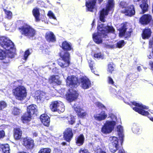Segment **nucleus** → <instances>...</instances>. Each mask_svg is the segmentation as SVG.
Wrapping results in <instances>:
<instances>
[{
	"instance_id": "61",
	"label": "nucleus",
	"mask_w": 153,
	"mask_h": 153,
	"mask_svg": "<svg viewBox=\"0 0 153 153\" xmlns=\"http://www.w3.org/2000/svg\"><path fill=\"white\" fill-rule=\"evenodd\" d=\"M118 153H125L123 149H120L118 151Z\"/></svg>"
},
{
	"instance_id": "1",
	"label": "nucleus",
	"mask_w": 153,
	"mask_h": 153,
	"mask_svg": "<svg viewBox=\"0 0 153 153\" xmlns=\"http://www.w3.org/2000/svg\"><path fill=\"white\" fill-rule=\"evenodd\" d=\"M97 33L94 34L93 38L94 41L97 43L100 44L102 41L103 38H106L109 32L114 33V29L112 26L101 24H99L97 27Z\"/></svg>"
},
{
	"instance_id": "59",
	"label": "nucleus",
	"mask_w": 153,
	"mask_h": 153,
	"mask_svg": "<svg viewBox=\"0 0 153 153\" xmlns=\"http://www.w3.org/2000/svg\"><path fill=\"white\" fill-rule=\"evenodd\" d=\"M149 64L151 66L152 70H153V62L150 61L149 62Z\"/></svg>"
},
{
	"instance_id": "32",
	"label": "nucleus",
	"mask_w": 153,
	"mask_h": 153,
	"mask_svg": "<svg viewBox=\"0 0 153 153\" xmlns=\"http://www.w3.org/2000/svg\"><path fill=\"white\" fill-rule=\"evenodd\" d=\"M147 1V0H142V3L140 5V6L143 11V13L146 12L148 10V5L146 3Z\"/></svg>"
},
{
	"instance_id": "23",
	"label": "nucleus",
	"mask_w": 153,
	"mask_h": 153,
	"mask_svg": "<svg viewBox=\"0 0 153 153\" xmlns=\"http://www.w3.org/2000/svg\"><path fill=\"white\" fill-rule=\"evenodd\" d=\"M14 137L16 140H19L22 137V131L19 128H15L14 129Z\"/></svg>"
},
{
	"instance_id": "4",
	"label": "nucleus",
	"mask_w": 153,
	"mask_h": 153,
	"mask_svg": "<svg viewBox=\"0 0 153 153\" xmlns=\"http://www.w3.org/2000/svg\"><path fill=\"white\" fill-rule=\"evenodd\" d=\"M120 5L122 9L121 12L126 15L131 16L134 14L135 11L133 5L128 6V4L124 1L120 2Z\"/></svg>"
},
{
	"instance_id": "24",
	"label": "nucleus",
	"mask_w": 153,
	"mask_h": 153,
	"mask_svg": "<svg viewBox=\"0 0 153 153\" xmlns=\"http://www.w3.org/2000/svg\"><path fill=\"white\" fill-rule=\"evenodd\" d=\"M49 82L55 85H59L61 83V81L59 79L58 76H52L49 79Z\"/></svg>"
},
{
	"instance_id": "12",
	"label": "nucleus",
	"mask_w": 153,
	"mask_h": 153,
	"mask_svg": "<svg viewBox=\"0 0 153 153\" xmlns=\"http://www.w3.org/2000/svg\"><path fill=\"white\" fill-rule=\"evenodd\" d=\"M126 26L125 24H123L121 25L119 29L120 37L124 36L126 38L130 36L131 32V30L130 29L129 31L126 32Z\"/></svg>"
},
{
	"instance_id": "11",
	"label": "nucleus",
	"mask_w": 153,
	"mask_h": 153,
	"mask_svg": "<svg viewBox=\"0 0 153 153\" xmlns=\"http://www.w3.org/2000/svg\"><path fill=\"white\" fill-rule=\"evenodd\" d=\"M66 82L67 85L71 88H76L78 84L77 78L74 76H68Z\"/></svg>"
},
{
	"instance_id": "20",
	"label": "nucleus",
	"mask_w": 153,
	"mask_h": 153,
	"mask_svg": "<svg viewBox=\"0 0 153 153\" xmlns=\"http://www.w3.org/2000/svg\"><path fill=\"white\" fill-rule=\"evenodd\" d=\"M73 134L71 129L69 128L67 129L64 133V138L68 142H69L72 138Z\"/></svg>"
},
{
	"instance_id": "16",
	"label": "nucleus",
	"mask_w": 153,
	"mask_h": 153,
	"mask_svg": "<svg viewBox=\"0 0 153 153\" xmlns=\"http://www.w3.org/2000/svg\"><path fill=\"white\" fill-rule=\"evenodd\" d=\"M23 144L27 148L32 149L34 146L33 141L31 138L26 137L23 138Z\"/></svg>"
},
{
	"instance_id": "41",
	"label": "nucleus",
	"mask_w": 153,
	"mask_h": 153,
	"mask_svg": "<svg viewBox=\"0 0 153 153\" xmlns=\"http://www.w3.org/2000/svg\"><path fill=\"white\" fill-rule=\"evenodd\" d=\"M21 112V111L19 109L16 108L14 107L13 109L12 113L15 115H19Z\"/></svg>"
},
{
	"instance_id": "44",
	"label": "nucleus",
	"mask_w": 153,
	"mask_h": 153,
	"mask_svg": "<svg viewBox=\"0 0 153 153\" xmlns=\"http://www.w3.org/2000/svg\"><path fill=\"white\" fill-rule=\"evenodd\" d=\"M4 11L6 15V17L8 19H10L12 18V12L10 11L7 10L5 9H4Z\"/></svg>"
},
{
	"instance_id": "55",
	"label": "nucleus",
	"mask_w": 153,
	"mask_h": 153,
	"mask_svg": "<svg viewBox=\"0 0 153 153\" xmlns=\"http://www.w3.org/2000/svg\"><path fill=\"white\" fill-rule=\"evenodd\" d=\"M5 135L4 131L0 128V138L3 137Z\"/></svg>"
},
{
	"instance_id": "2",
	"label": "nucleus",
	"mask_w": 153,
	"mask_h": 153,
	"mask_svg": "<svg viewBox=\"0 0 153 153\" xmlns=\"http://www.w3.org/2000/svg\"><path fill=\"white\" fill-rule=\"evenodd\" d=\"M0 45L6 50L7 56L11 58L14 57L16 51L14 45L8 38L5 36L0 37Z\"/></svg>"
},
{
	"instance_id": "25",
	"label": "nucleus",
	"mask_w": 153,
	"mask_h": 153,
	"mask_svg": "<svg viewBox=\"0 0 153 153\" xmlns=\"http://www.w3.org/2000/svg\"><path fill=\"white\" fill-rule=\"evenodd\" d=\"M97 0H91L89 2H86V6L88 10L92 11L94 7V6Z\"/></svg>"
},
{
	"instance_id": "15",
	"label": "nucleus",
	"mask_w": 153,
	"mask_h": 153,
	"mask_svg": "<svg viewBox=\"0 0 153 153\" xmlns=\"http://www.w3.org/2000/svg\"><path fill=\"white\" fill-rule=\"evenodd\" d=\"M78 95V93L72 89H70L69 92L66 94L67 100L70 102L76 100Z\"/></svg>"
},
{
	"instance_id": "3",
	"label": "nucleus",
	"mask_w": 153,
	"mask_h": 153,
	"mask_svg": "<svg viewBox=\"0 0 153 153\" xmlns=\"http://www.w3.org/2000/svg\"><path fill=\"white\" fill-rule=\"evenodd\" d=\"M12 92L16 98L19 100H24L27 95L26 88L22 85L17 87L13 90Z\"/></svg>"
},
{
	"instance_id": "51",
	"label": "nucleus",
	"mask_w": 153,
	"mask_h": 153,
	"mask_svg": "<svg viewBox=\"0 0 153 153\" xmlns=\"http://www.w3.org/2000/svg\"><path fill=\"white\" fill-rule=\"evenodd\" d=\"M107 81L108 83L109 84H111L112 85H114V82L113 80L112 79L110 76H108V78Z\"/></svg>"
},
{
	"instance_id": "31",
	"label": "nucleus",
	"mask_w": 153,
	"mask_h": 153,
	"mask_svg": "<svg viewBox=\"0 0 153 153\" xmlns=\"http://www.w3.org/2000/svg\"><path fill=\"white\" fill-rule=\"evenodd\" d=\"M84 140V136L82 134H81L76 138V143L78 146H81L83 144Z\"/></svg>"
},
{
	"instance_id": "22",
	"label": "nucleus",
	"mask_w": 153,
	"mask_h": 153,
	"mask_svg": "<svg viewBox=\"0 0 153 153\" xmlns=\"http://www.w3.org/2000/svg\"><path fill=\"white\" fill-rule=\"evenodd\" d=\"M37 106L34 104L31 105H29L27 108V113L31 115L33 114L37 111Z\"/></svg>"
},
{
	"instance_id": "52",
	"label": "nucleus",
	"mask_w": 153,
	"mask_h": 153,
	"mask_svg": "<svg viewBox=\"0 0 153 153\" xmlns=\"http://www.w3.org/2000/svg\"><path fill=\"white\" fill-rule=\"evenodd\" d=\"M79 153H89L88 150L85 149L84 148H82L80 149Z\"/></svg>"
},
{
	"instance_id": "53",
	"label": "nucleus",
	"mask_w": 153,
	"mask_h": 153,
	"mask_svg": "<svg viewBox=\"0 0 153 153\" xmlns=\"http://www.w3.org/2000/svg\"><path fill=\"white\" fill-rule=\"evenodd\" d=\"M89 64V67L91 69V70L92 72L94 73V71L92 70V68H93V65L94 64V62L91 61H88Z\"/></svg>"
},
{
	"instance_id": "9",
	"label": "nucleus",
	"mask_w": 153,
	"mask_h": 153,
	"mask_svg": "<svg viewBox=\"0 0 153 153\" xmlns=\"http://www.w3.org/2000/svg\"><path fill=\"white\" fill-rule=\"evenodd\" d=\"M109 146L111 152H115L118 148V139L114 136H111L109 138Z\"/></svg>"
},
{
	"instance_id": "26",
	"label": "nucleus",
	"mask_w": 153,
	"mask_h": 153,
	"mask_svg": "<svg viewBox=\"0 0 153 153\" xmlns=\"http://www.w3.org/2000/svg\"><path fill=\"white\" fill-rule=\"evenodd\" d=\"M45 95V94L42 92L37 91L35 93V98L37 100V101H39L43 100V97Z\"/></svg>"
},
{
	"instance_id": "13",
	"label": "nucleus",
	"mask_w": 153,
	"mask_h": 153,
	"mask_svg": "<svg viewBox=\"0 0 153 153\" xmlns=\"http://www.w3.org/2000/svg\"><path fill=\"white\" fill-rule=\"evenodd\" d=\"M80 84L84 89H87L91 87V83L89 79L86 76H83L79 79Z\"/></svg>"
},
{
	"instance_id": "35",
	"label": "nucleus",
	"mask_w": 153,
	"mask_h": 153,
	"mask_svg": "<svg viewBox=\"0 0 153 153\" xmlns=\"http://www.w3.org/2000/svg\"><path fill=\"white\" fill-rule=\"evenodd\" d=\"M94 57L95 59H102L104 58V55L100 52L96 51L94 52Z\"/></svg>"
},
{
	"instance_id": "54",
	"label": "nucleus",
	"mask_w": 153,
	"mask_h": 153,
	"mask_svg": "<svg viewBox=\"0 0 153 153\" xmlns=\"http://www.w3.org/2000/svg\"><path fill=\"white\" fill-rule=\"evenodd\" d=\"M96 104L99 108H105V106L100 102H97L96 103Z\"/></svg>"
},
{
	"instance_id": "36",
	"label": "nucleus",
	"mask_w": 153,
	"mask_h": 153,
	"mask_svg": "<svg viewBox=\"0 0 153 153\" xmlns=\"http://www.w3.org/2000/svg\"><path fill=\"white\" fill-rule=\"evenodd\" d=\"M117 131L118 132V135L120 138V140H123L124 136L123 134V127L121 126H119L117 127Z\"/></svg>"
},
{
	"instance_id": "19",
	"label": "nucleus",
	"mask_w": 153,
	"mask_h": 153,
	"mask_svg": "<svg viewBox=\"0 0 153 153\" xmlns=\"http://www.w3.org/2000/svg\"><path fill=\"white\" fill-rule=\"evenodd\" d=\"M107 114L105 111H101L99 114H97L94 115V117L97 121H100L104 120L107 117Z\"/></svg>"
},
{
	"instance_id": "5",
	"label": "nucleus",
	"mask_w": 153,
	"mask_h": 153,
	"mask_svg": "<svg viewBox=\"0 0 153 153\" xmlns=\"http://www.w3.org/2000/svg\"><path fill=\"white\" fill-rule=\"evenodd\" d=\"M132 104L139 108L135 107L133 108V109L135 111L145 116H147L150 120L153 122V117H150V115L147 111L144 110L143 109H147L149 108L148 106L143 105L141 103H137L135 102H133Z\"/></svg>"
},
{
	"instance_id": "7",
	"label": "nucleus",
	"mask_w": 153,
	"mask_h": 153,
	"mask_svg": "<svg viewBox=\"0 0 153 153\" xmlns=\"http://www.w3.org/2000/svg\"><path fill=\"white\" fill-rule=\"evenodd\" d=\"M60 56L62 59L58 61L59 65L62 68H65L68 67L70 63V54L67 51H65L60 53Z\"/></svg>"
},
{
	"instance_id": "27",
	"label": "nucleus",
	"mask_w": 153,
	"mask_h": 153,
	"mask_svg": "<svg viewBox=\"0 0 153 153\" xmlns=\"http://www.w3.org/2000/svg\"><path fill=\"white\" fill-rule=\"evenodd\" d=\"M151 31L150 29L146 28L143 31L142 37L143 39H148L151 36Z\"/></svg>"
},
{
	"instance_id": "33",
	"label": "nucleus",
	"mask_w": 153,
	"mask_h": 153,
	"mask_svg": "<svg viewBox=\"0 0 153 153\" xmlns=\"http://www.w3.org/2000/svg\"><path fill=\"white\" fill-rule=\"evenodd\" d=\"M132 130L133 133L136 134H139L141 132V130L135 123L133 125Z\"/></svg>"
},
{
	"instance_id": "50",
	"label": "nucleus",
	"mask_w": 153,
	"mask_h": 153,
	"mask_svg": "<svg viewBox=\"0 0 153 153\" xmlns=\"http://www.w3.org/2000/svg\"><path fill=\"white\" fill-rule=\"evenodd\" d=\"M105 47L107 48L110 49L116 48V46H115V45H109L108 44H105Z\"/></svg>"
},
{
	"instance_id": "43",
	"label": "nucleus",
	"mask_w": 153,
	"mask_h": 153,
	"mask_svg": "<svg viewBox=\"0 0 153 153\" xmlns=\"http://www.w3.org/2000/svg\"><path fill=\"white\" fill-rule=\"evenodd\" d=\"M51 152V150L50 149L48 148L42 149L40 150L38 153H50Z\"/></svg>"
},
{
	"instance_id": "58",
	"label": "nucleus",
	"mask_w": 153,
	"mask_h": 153,
	"mask_svg": "<svg viewBox=\"0 0 153 153\" xmlns=\"http://www.w3.org/2000/svg\"><path fill=\"white\" fill-rule=\"evenodd\" d=\"M112 92L115 95L117 96H118L117 95V94H118V96H119V94L120 93V91H118V93H117V94H116V93H117L116 90L115 89H113L112 91Z\"/></svg>"
},
{
	"instance_id": "56",
	"label": "nucleus",
	"mask_w": 153,
	"mask_h": 153,
	"mask_svg": "<svg viewBox=\"0 0 153 153\" xmlns=\"http://www.w3.org/2000/svg\"><path fill=\"white\" fill-rule=\"evenodd\" d=\"M49 48L48 47L46 48L43 50V53L46 54H49Z\"/></svg>"
},
{
	"instance_id": "63",
	"label": "nucleus",
	"mask_w": 153,
	"mask_h": 153,
	"mask_svg": "<svg viewBox=\"0 0 153 153\" xmlns=\"http://www.w3.org/2000/svg\"><path fill=\"white\" fill-rule=\"evenodd\" d=\"M7 26H8L7 25ZM10 29V27H9V25H8V26H7L6 27H5V30H8Z\"/></svg>"
},
{
	"instance_id": "37",
	"label": "nucleus",
	"mask_w": 153,
	"mask_h": 153,
	"mask_svg": "<svg viewBox=\"0 0 153 153\" xmlns=\"http://www.w3.org/2000/svg\"><path fill=\"white\" fill-rule=\"evenodd\" d=\"M59 104L57 107V109L56 111L59 113L63 112L65 111V106L63 103L60 101H59Z\"/></svg>"
},
{
	"instance_id": "62",
	"label": "nucleus",
	"mask_w": 153,
	"mask_h": 153,
	"mask_svg": "<svg viewBox=\"0 0 153 153\" xmlns=\"http://www.w3.org/2000/svg\"><path fill=\"white\" fill-rule=\"evenodd\" d=\"M137 69L138 70V71H141V67L140 66H138L137 67Z\"/></svg>"
},
{
	"instance_id": "60",
	"label": "nucleus",
	"mask_w": 153,
	"mask_h": 153,
	"mask_svg": "<svg viewBox=\"0 0 153 153\" xmlns=\"http://www.w3.org/2000/svg\"><path fill=\"white\" fill-rule=\"evenodd\" d=\"M152 53H153L152 52ZM153 53H152V54H151V53H148L147 54V57H148V58H149V59H151V58H152L153 57Z\"/></svg>"
},
{
	"instance_id": "42",
	"label": "nucleus",
	"mask_w": 153,
	"mask_h": 153,
	"mask_svg": "<svg viewBox=\"0 0 153 153\" xmlns=\"http://www.w3.org/2000/svg\"><path fill=\"white\" fill-rule=\"evenodd\" d=\"M124 41L123 40H121L119 41L117 43L116 45H115L116 48H120L123 46L125 45Z\"/></svg>"
},
{
	"instance_id": "38",
	"label": "nucleus",
	"mask_w": 153,
	"mask_h": 153,
	"mask_svg": "<svg viewBox=\"0 0 153 153\" xmlns=\"http://www.w3.org/2000/svg\"><path fill=\"white\" fill-rule=\"evenodd\" d=\"M1 148L4 153H9L10 147L8 144H4L1 146Z\"/></svg>"
},
{
	"instance_id": "64",
	"label": "nucleus",
	"mask_w": 153,
	"mask_h": 153,
	"mask_svg": "<svg viewBox=\"0 0 153 153\" xmlns=\"http://www.w3.org/2000/svg\"><path fill=\"white\" fill-rule=\"evenodd\" d=\"M33 135L35 137H36L37 135V134L36 132L34 133H33Z\"/></svg>"
},
{
	"instance_id": "28",
	"label": "nucleus",
	"mask_w": 153,
	"mask_h": 153,
	"mask_svg": "<svg viewBox=\"0 0 153 153\" xmlns=\"http://www.w3.org/2000/svg\"><path fill=\"white\" fill-rule=\"evenodd\" d=\"M31 119V115L27 113L24 114L21 117V120L24 123H26L29 122Z\"/></svg>"
},
{
	"instance_id": "6",
	"label": "nucleus",
	"mask_w": 153,
	"mask_h": 153,
	"mask_svg": "<svg viewBox=\"0 0 153 153\" xmlns=\"http://www.w3.org/2000/svg\"><path fill=\"white\" fill-rule=\"evenodd\" d=\"M113 0H109L107 4L106 8H103L100 11V19L102 22H105V16L108 15L109 11L112 10L114 7Z\"/></svg>"
},
{
	"instance_id": "48",
	"label": "nucleus",
	"mask_w": 153,
	"mask_h": 153,
	"mask_svg": "<svg viewBox=\"0 0 153 153\" xmlns=\"http://www.w3.org/2000/svg\"><path fill=\"white\" fill-rule=\"evenodd\" d=\"M7 106L6 103L3 101L0 102V110H2Z\"/></svg>"
},
{
	"instance_id": "46",
	"label": "nucleus",
	"mask_w": 153,
	"mask_h": 153,
	"mask_svg": "<svg viewBox=\"0 0 153 153\" xmlns=\"http://www.w3.org/2000/svg\"><path fill=\"white\" fill-rule=\"evenodd\" d=\"M30 53H31L29 50H27L25 52L24 57L23 58V59L25 60V62L26 61L28 57V56L30 54Z\"/></svg>"
},
{
	"instance_id": "14",
	"label": "nucleus",
	"mask_w": 153,
	"mask_h": 153,
	"mask_svg": "<svg viewBox=\"0 0 153 153\" xmlns=\"http://www.w3.org/2000/svg\"><path fill=\"white\" fill-rule=\"evenodd\" d=\"M77 114L79 116L82 117L86 115V113L84 111L79 104L78 102L71 104Z\"/></svg>"
},
{
	"instance_id": "34",
	"label": "nucleus",
	"mask_w": 153,
	"mask_h": 153,
	"mask_svg": "<svg viewBox=\"0 0 153 153\" xmlns=\"http://www.w3.org/2000/svg\"><path fill=\"white\" fill-rule=\"evenodd\" d=\"M59 101H54L52 102L50 105L51 110L53 112L56 111L57 109V107L59 104Z\"/></svg>"
},
{
	"instance_id": "10",
	"label": "nucleus",
	"mask_w": 153,
	"mask_h": 153,
	"mask_svg": "<svg viewBox=\"0 0 153 153\" xmlns=\"http://www.w3.org/2000/svg\"><path fill=\"white\" fill-rule=\"evenodd\" d=\"M115 125L114 121H107L102 128L101 132L104 134L109 133L112 131Z\"/></svg>"
},
{
	"instance_id": "29",
	"label": "nucleus",
	"mask_w": 153,
	"mask_h": 153,
	"mask_svg": "<svg viewBox=\"0 0 153 153\" xmlns=\"http://www.w3.org/2000/svg\"><path fill=\"white\" fill-rule=\"evenodd\" d=\"M62 49L64 50L70 51L72 49L71 44L66 41L62 43Z\"/></svg>"
},
{
	"instance_id": "30",
	"label": "nucleus",
	"mask_w": 153,
	"mask_h": 153,
	"mask_svg": "<svg viewBox=\"0 0 153 153\" xmlns=\"http://www.w3.org/2000/svg\"><path fill=\"white\" fill-rule=\"evenodd\" d=\"M33 15L35 18L36 22H39L40 20L39 18L40 15V13L39 9L36 8L34 9L32 11Z\"/></svg>"
},
{
	"instance_id": "8",
	"label": "nucleus",
	"mask_w": 153,
	"mask_h": 153,
	"mask_svg": "<svg viewBox=\"0 0 153 153\" xmlns=\"http://www.w3.org/2000/svg\"><path fill=\"white\" fill-rule=\"evenodd\" d=\"M21 33L29 38L33 37L36 33L35 30L29 25L21 27L19 28Z\"/></svg>"
},
{
	"instance_id": "45",
	"label": "nucleus",
	"mask_w": 153,
	"mask_h": 153,
	"mask_svg": "<svg viewBox=\"0 0 153 153\" xmlns=\"http://www.w3.org/2000/svg\"><path fill=\"white\" fill-rule=\"evenodd\" d=\"M106 149L104 146H102L97 150V153H107L106 151Z\"/></svg>"
},
{
	"instance_id": "21",
	"label": "nucleus",
	"mask_w": 153,
	"mask_h": 153,
	"mask_svg": "<svg viewBox=\"0 0 153 153\" xmlns=\"http://www.w3.org/2000/svg\"><path fill=\"white\" fill-rule=\"evenodd\" d=\"M40 119L43 124L45 126H49L50 119L49 117L46 114H42L40 117Z\"/></svg>"
},
{
	"instance_id": "49",
	"label": "nucleus",
	"mask_w": 153,
	"mask_h": 153,
	"mask_svg": "<svg viewBox=\"0 0 153 153\" xmlns=\"http://www.w3.org/2000/svg\"><path fill=\"white\" fill-rule=\"evenodd\" d=\"M114 70V67L113 65L111 64H108V71L110 73H112Z\"/></svg>"
},
{
	"instance_id": "47",
	"label": "nucleus",
	"mask_w": 153,
	"mask_h": 153,
	"mask_svg": "<svg viewBox=\"0 0 153 153\" xmlns=\"http://www.w3.org/2000/svg\"><path fill=\"white\" fill-rule=\"evenodd\" d=\"M48 16H49L50 18L53 19H56V18L54 14L51 11H48Z\"/></svg>"
},
{
	"instance_id": "40",
	"label": "nucleus",
	"mask_w": 153,
	"mask_h": 153,
	"mask_svg": "<svg viewBox=\"0 0 153 153\" xmlns=\"http://www.w3.org/2000/svg\"><path fill=\"white\" fill-rule=\"evenodd\" d=\"M8 58L5 53L0 49V59L3 60Z\"/></svg>"
},
{
	"instance_id": "57",
	"label": "nucleus",
	"mask_w": 153,
	"mask_h": 153,
	"mask_svg": "<svg viewBox=\"0 0 153 153\" xmlns=\"http://www.w3.org/2000/svg\"><path fill=\"white\" fill-rule=\"evenodd\" d=\"M110 117L112 119V120L111 121H114V122L115 123V124H116L115 120L116 119V117L115 116L114 114H112L110 116Z\"/></svg>"
},
{
	"instance_id": "17",
	"label": "nucleus",
	"mask_w": 153,
	"mask_h": 153,
	"mask_svg": "<svg viewBox=\"0 0 153 153\" xmlns=\"http://www.w3.org/2000/svg\"><path fill=\"white\" fill-rule=\"evenodd\" d=\"M152 19L150 15L144 14L140 19V22L142 25H147L150 22Z\"/></svg>"
},
{
	"instance_id": "18",
	"label": "nucleus",
	"mask_w": 153,
	"mask_h": 153,
	"mask_svg": "<svg viewBox=\"0 0 153 153\" xmlns=\"http://www.w3.org/2000/svg\"><path fill=\"white\" fill-rule=\"evenodd\" d=\"M45 38L47 41L50 43L54 42L56 41L55 36L52 32H47L45 34Z\"/></svg>"
},
{
	"instance_id": "39",
	"label": "nucleus",
	"mask_w": 153,
	"mask_h": 153,
	"mask_svg": "<svg viewBox=\"0 0 153 153\" xmlns=\"http://www.w3.org/2000/svg\"><path fill=\"white\" fill-rule=\"evenodd\" d=\"M66 119L69 124L73 125L74 123L75 120L74 116L71 115L70 116L66 117Z\"/></svg>"
}]
</instances>
